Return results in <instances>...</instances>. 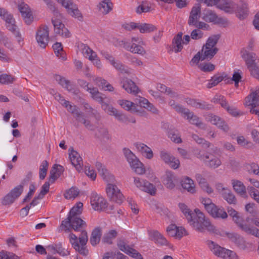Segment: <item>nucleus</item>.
<instances>
[{"label": "nucleus", "instance_id": "603ef678", "mask_svg": "<svg viewBox=\"0 0 259 259\" xmlns=\"http://www.w3.org/2000/svg\"><path fill=\"white\" fill-rule=\"evenodd\" d=\"M15 80L16 78L10 74L4 73L0 75V83L3 84L12 83Z\"/></svg>", "mask_w": 259, "mask_h": 259}, {"label": "nucleus", "instance_id": "6ab92c4d", "mask_svg": "<svg viewBox=\"0 0 259 259\" xmlns=\"http://www.w3.org/2000/svg\"><path fill=\"white\" fill-rule=\"evenodd\" d=\"M52 23L54 27L55 33L56 34H59L66 38L70 37V33L60 19L52 18Z\"/></svg>", "mask_w": 259, "mask_h": 259}, {"label": "nucleus", "instance_id": "f03ea898", "mask_svg": "<svg viewBox=\"0 0 259 259\" xmlns=\"http://www.w3.org/2000/svg\"><path fill=\"white\" fill-rule=\"evenodd\" d=\"M188 223L196 231L204 232L205 230L213 231L215 227L211 223L209 219L199 209L194 210V215L189 221Z\"/></svg>", "mask_w": 259, "mask_h": 259}, {"label": "nucleus", "instance_id": "6e6552de", "mask_svg": "<svg viewBox=\"0 0 259 259\" xmlns=\"http://www.w3.org/2000/svg\"><path fill=\"white\" fill-rule=\"evenodd\" d=\"M233 220L239 228L246 233L253 235L259 238V229L247 224L246 221L244 222L240 214L234 217Z\"/></svg>", "mask_w": 259, "mask_h": 259}, {"label": "nucleus", "instance_id": "2f4dec72", "mask_svg": "<svg viewBox=\"0 0 259 259\" xmlns=\"http://www.w3.org/2000/svg\"><path fill=\"white\" fill-rule=\"evenodd\" d=\"M195 178L199 186L203 190L204 192L208 194L213 192L212 189L209 186L206 179L204 178L201 174H196Z\"/></svg>", "mask_w": 259, "mask_h": 259}, {"label": "nucleus", "instance_id": "ea45409f", "mask_svg": "<svg viewBox=\"0 0 259 259\" xmlns=\"http://www.w3.org/2000/svg\"><path fill=\"white\" fill-rule=\"evenodd\" d=\"M232 184L236 193L238 194H245L246 189L243 183L237 180H232Z\"/></svg>", "mask_w": 259, "mask_h": 259}, {"label": "nucleus", "instance_id": "4be33fe9", "mask_svg": "<svg viewBox=\"0 0 259 259\" xmlns=\"http://www.w3.org/2000/svg\"><path fill=\"white\" fill-rule=\"evenodd\" d=\"M119 249L135 259H143L142 255L123 241L118 244Z\"/></svg>", "mask_w": 259, "mask_h": 259}, {"label": "nucleus", "instance_id": "412c9836", "mask_svg": "<svg viewBox=\"0 0 259 259\" xmlns=\"http://www.w3.org/2000/svg\"><path fill=\"white\" fill-rule=\"evenodd\" d=\"M160 156L161 159L165 163L169 164L171 168L176 169L179 167L180 164L179 160L166 151H160Z\"/></svg>", "mask_w": 259, "mask_h": 259}, {"label": "nucleus", "instance_id": "0eeeda50", "mask_svg": "<svg viewBox=\"0 0 259 259\" xmlns=\"http://www.w3.org/2000/svg\"><path fill=\"white\" fill-rule=\"evenodd\" d=\"M207 245L209 249L215 255L222 257L223 259H227L229 256L235 258L236 253L232 251L221 247L213 241L208 240Z\"/></svg>", "mask_w": 259, "mask_h": 259}, {"label": "nucleus", "instance_id": "4c0bfd02", "mask_svg": "<svg viewBox=\"0 0 259 259\" xmlns=\"http://www.w3.org/2000/svg\"><path fill=\"white\" fill-rule=\"evenodd\" d=\"M242 56L245 61L247 68L256 63L255 62L256 55L254 53H250L245 51Z\"/></svg>", "mask_w": 259, "mask_h": 259}, {"label": "nucleus", "instance_id": "de8ad7c7", "mask_svg": "<svg viewBox=\"0 0 259 259\" xmlns=\"http://www.w3.org/2000/svg\"><path fill=\"white\" fill-rule=\"evenodd\" d=\"M248 14V9L246 4H242L237 10V16L240 20L245 19Z\"/></svg>", "mask_w": 259, "mask_h": 259}, {"label": "nucleus", "instance_id": "b1692460", "mask_svg": "<svg viewBox=\"0 0 259 259\" xmlns=\"http://www.w3.org/2000/svg\"><path fill=\"white\" fill-rule=\"evenodd\" d=\"M96 167L99 174L103 179L107 182H113L115 179L114 177L111 174H110L104 165L100 162H96Z\"/></svg>", "mask_w": 259, "mask_h": 259}, {"label": "nucleus", "instance_id": "1a4fd4ad", "mask_svg": "<svg viewBox=\"0 0 259 259\" xmlns=\"http://www.w3.org/2000/svg\"><path fill=\"white\" fill-rule=\"evenodd\" d=\"M85 226V222L79 217H67L61 223V226L65 229V231H69V227H71L74 231H78Z\"/></svg>", "mask_w": 259, "mask_h": 259}, {"label": "nucleus", "instance_id": "20e7f679", "mask_svg": "<svg viewBox=\"0 0 259 259\" xmlns=\"http://www.w3.org/2000/svg\"><path fill=\"white\" fill-rule=\"evenodd\" d=\"M201 6L200 4H196L192 7L188 20V24L190 26H194L198 28H207L209 27L206 23L199 21L201 17Z\"/></svg>", "mask_w": 259, "mask_h": 259}, {"label": "nucleus", "instance_id": "a878e982", "mask_svg": "<svg viewBox=\"0 0 259 259\" xmlns=\"http://www.w3.org/2000/svg\"><path fill=\"white\" fill-rule=\"evenodd\" d=\"M69 158L72 165L76 167L78 171H80L82 169L83 161L79 153L72 149L71 153H69Z\"/></svg>", "mask_w": 259, "mask_h": 259}, {"label": "nucleus", "instance_id": "cd10ccee", "mask_svg": "<svg viewBox=\"0 0 259 259\" xmlns=\"http://www.w3.org/2000/svg\"><path fill=\"white\" fill-rule=\"evenodd\" d=\"M151 239L160 245H168V242L164 236L157 230H153L149 233Z\"/></svg>", "mask_w": 259, "mask_h": 259}, {"label": "nucleus", "instance_id": "f8f14e48", "mask_svg": "<svg viewBox=\"0 0 259 259\" xmlns=\"http://www.w3.org/2000/svg\"><path fill=\"white\" fill-rule=\"evenodd\" d=\"M203 15V19L206 22H213L214 24L222 25L224 27L228 24V21L226 19L219 17L214 11L211 10H204Z\"/></svg>", "mask_w": 259, "mask_h": 259}, {"label": "nucleus", "instance_id": "bb28decb", "mask_svg": "<svg viewBox=\"0 0 259 259\" xmlns=\"http://www.w3.org/2000/svg\"><path fill=\"white\" fill-rule=\"evenodd\" d=\"M121 83H122V87L124 89L127 93H132L135 95L138 93V87L131 79L127 78H123Z\"/></svg>", "mask_w": 259, "mask_h": 259}, {"label": "nucleus", "instance_id": "a18cd8bd", "mask_svg": "<svg viewBox=\"0 0 259 259\" xmlns=\"http://www.w3.org/2000/svg\"><path fill=\"white\" fill-rule=\"evenodd\" d=\"M168 136L172 141L176 143H181L182 142L178 131L174 128L168 129Z\"/></svg>", "mask_w": 259, "mask_h": 259}, {"label": "nucleus", "instance_id": "f257e3e1", "mask_svg": "<svg viewBox=\"0 0 259 259\" xmlns=\"http://www.w3.org/2000/svg\"><path fill=\"white\" fill-rule=\"evenodd\" d=\"M135 102L136 103H134L126 100L118 101V104L124 109L132 113H137L140 116H145L146 114L145 111L142 109V108L153 113H156L157 111L155 107L144 98L140 97L139 99H137Z\"/></svg>", "mask_w": 259, "mask_h": 259}, {"label": "nucleus", "instance_id": "aec40b11", "mask_svg": "<svg viewBox=\"0 0 259 259\" xmlns=\"http://www.w3.org/2000/svg\"><path fill=\"white\" fill-rule=\"evenodd\" d=\"M18 8L23 17L25 22L30 25L33 21L32 12L28 5L22 2L18 6Z\"/></svg>", "mask_w": 259, "mask_h": 259}, {"label": "nucleus", "instance_id": "7ed1b4c3", "mask_svg": "<svg viewBox=\"0 0 259 259\" xmlns=\"http://www.w3.org/2000/svg\"><path fill=\"white\" fill-rule=\"evenodd\" d=\"M68 238L72 246L76 251L84 256L88 254V250L86 244L88 241V236L85 231H81L78 238L73 233H70Z\"/></svg>", "mask_w": 259, "mask_h": 259}, {"label": "nucleus", "instance_id": "423d86ee", "mask_svg": "<svg viewBox=\"0 0 259 259\" xmlns=\"http://www.w3.org/2000/svg\"><path fill=\"white\" fill-rule=\"evenodd\" d=\"M197 157L203 161L204 164L210 168L215 169L221 165L222 162L217 156L210 153H205L199 151L197 154Z\"/></svg>", "mask_w": 259, "mask_h": 259}, {"label": "nucleus", "instance_id": "c85d7f7f", "mask_svg": "<svg viewBox=\"0 0 259 259\" xmlns=\"http://www.w3.org/2000/svg\"><path fill=\"white\" fill-rule=\"evenodd\" d=\"M181 185L184 189L188 192L193 194L196 193L195 184L192 179L188 177H184L180 181Z\"/></svg>", "mask_w": 259, "mask_h": 259}, {"label": "nucleus", "instance_id": "052dcab7", "mask_svg": "<svg viewBox=\"0 0 259 259\" xmlns=\"http://www.w3.org/2000/svg\"><path fill=\"white\" fill-rule=\"evenodd\" d=\"M48 168V162L47 160H44L42 162L39 169V178L40 180H44L47 175Z\"/></svg>", "mask_w": 259, "mask_h": 259}, {"label": "nucleus", "instance_id": "6e6d98bb", "mask_svg": "<svg viewBox=\"0 0 259 259\" xmlns=\"http://www.w3.org/2000/svg\"><path fill=\"white\" fill-rule=\"evenodd\" d=\"M157 88L159 91L162 93H164L167 95H170L172 97L177 96L176 93L173 92L170 88H167L166 85L159 83L157 85Z\"/></svg>", "mask_w": 259, "mask_h": 259}, {"label": "nucleus", "instance_id": "4d7b16f0", "mask_svg": "<svg viewBox=\"0 0 259 259\" xmlns=\"http://www.w3.org/2000/svg\"><path fill=\"white\" fill-rule=\"evenodd\" d=\"M106 191L107 194H119L121 193L120 190L116 185L110 183L107 184Z\"/></svg>", "mask_w": 259, "mask_h": 259}, {"label": "nucleus", "instance_id": "7c9ffc66", "mask_svg": "<svg viewBox=\"0 0 259 259\" xmlns=\"http://www.w3.org/2000/svg\"><path fill=\"white\" fill-rule=\"evenodd\" d=\"M32 177V172L29 171L25 178L21 181L22 185L25 186L27 188H28V191L27 194H33L36 188L34 183H30V181Z\"/></svg>", "mask_w": 259, "mask_h": 259}, {"label": "nucleus", "instance_id": "ddd939ff", "mask_svg": "<svg viewBox=\"0 0 259 259\" xmlns=\"http://www.w3.org/2000/svg\"><path fill=\"white\" fill-rule=\"evenodd\" d=\"M0 16L5 21L7 29L14 35L19 32L17 26L15 24V20L13 16L9 14L7 10L0 8Z\"/></svg>", "mask_w": 259, "mask_h": 259}, {"label": "nucleus", "instance_id": "9d476101", "mask_svg": "<svg viewBox=\"0 0 259 259\" xmlns=\"http://www.w3.org/2000/svg\"><path fill=\"white\" fill-rule=\"evenodd\" d=\"M62 6L64 7L68 13L72 17L77 19L80 21H83V16L77 6L71 0H57Z\"/></svg>", "mask_w": 259, "mask_h": 259}, {"label": "nucleus", "instance_id": "c9c22d12", "mask_svg": "<svg viewBox=\"0 0 259 259\" xmlns=\"http://www.w3.org/2000/svg\"><path fill=\"white\" fill-rule=\"evenodd\" d=\"M218 48L214 47L213 48L203 46L201 50L202 53V59L204 60H210L218 52Z\"/></svg>", "mask_w": 259, "mask_h": 259}, {"label": "nucleus", "instance_id": "72a5a7b5", "mask_svg": "<svg viewBox=\"0 0 259 259\" xmlns=\"http://www.w3.org/2000/svg\"><path fill=\"white\" fill-rule=\"evenodd\" d=\"M44 195H26L23 199V203H27L26 206H34L43 199Z\"/></svg>", "mask_w": 259, "mask_h": 259}, {"label": "nucleus", "instance_id": "a19ab883", "mask_svg": "<svg viewBox=\"0 0 259 259\" xmlns=\"http://www.w3.org/2000/svg\"><path fill=\"white\" fill-rule=\"evenodd\" d=\"M179 207L181 212L185 217L188 222H189L191 219L194 215V212H193L184 203H179Z\"/></svg>", "mask_w": 259, "mask_h": 259}, {"label": "nucleus", "instance_id": "5fc2aeb1", "mask_svg": "<svg viewBox=\"0 0 259 259\" xmlns=\"http://www.w3.org/2000/svg\"><path fill=\"white\" fill-rule=\"evenodd\" d=\"M198 67L203 72H209L214 70L215 65L211 63H200Z\"/></svg>", "mask_w": 259, "mask_h": 259}, {"label": "nucleus", "instance_id": "f704fd0d", "mask_svg": "<svg viewBox=\"0 0 259 259\" xmlns=\"http://www.w3.org/2000/svg\"><path fill=\"white\" fill-rule=\"evenodd\" d=\"M176 180V176L171 171H167L163 179V184L169 189H172L175 187V181Z\"/></svg>", "mask_w": 259, "mask_h": 259}, {"label": "nucleus", "instance_id": "a211bd4d", "mask_svg": "<svg viewBox=\"0 0 259 259\" xmlns=\"http://www.w3.org/2000/svg\"><path fill=\"white\" fill-rule=\"evenodd\" d=\"M134 183L137 187L149 194H155L156 188L151 183L146 180H141L138 177L134 178Z\"/></svg>", "mask_w": 259, "mask_h": 259}, {"label": "nucleus", "instance_id": "39448f33", "mask_svg": "<svg viewBox=\"0 0 259 259\" xmlns=\"http://www.w3.org/2000/svg\"><path fill=\"white\" fill-rule=\"evenodd\" d=\"M124 154L131 167L138 175H143L146 172L144 164L139 160L136 155L126 148L123 149Z\"/></svg>", "mask_w": 259, "mask_h": 259}, {"label": "nucleus", "instance_id": "e433bc0d", "mask_svg": "<svg viewBox=\"0 0 259 259\" xmlns=\"http://www.w3.org/2000/svg\"><path fill=\"white\" fill-rule=\"evenodd\" d=\"M135 146L142 153H145V156L147 159H150L153 157V153L151 149L143 143H136Z\"/></svg>", "mask_w": 259, "mask_h": 259}, {"label": "nucleus", "instance_id": "79ce46f5", "mask_svg": "<svg viewBox=\"0 0 259 259\" xmlns=\"http://www.w3.org/2000/svg\"><path fill=\"white\" fill-rule=\"evenodd\" d=\"M83 203L77 202L70 210L68 217H78L82 211Z\"/></svg>", "mask_w": 259, "mask_h": 259}, {"label": "nucleus", "instance_id": "49530a36", "mask_svg": "<svg viewBox=\"0 0 259 259\" xmlns=\"http://www.w3.org/2000/svg\"><path fill=\"white\" fill-rule=\"evenodd\" d=\"M95 137L100 140H109L110 139L107 128L104 127H100L97 130L95 134Z\"/></svg>", "mask_w": 259, "mask_h": 259}, {"label": "nucleus", "instance_id": "864d4df0", "mask_svg": "<svg viewBox=\"0 0 259 259\" xmlns=\"http://www.w3.org/2000/svg\"><path fill=\"white\" fill-rule=\"evenodd\" d=\"M221 35L220 34L214 35L211 37H209L205 45L203 46L209 47V48H213L217 44Z\"/></svg>", "mask_w": 259, "mask_h": 259}, {"label": "nucleus", "instance_id": "2eb2a0df", "mask_svg": "<svg viewBox=\"0 0 259 259\" xmlns=\"http://www.w3.org/2000/svg\"><path fill=\"white\" fill-rule=\"evenodd\" d=\"M49 30L47 25L40 26L36 33V39L39 46L45 48L49 41Z\"/></svg>", "mask_w": 259, "mask_h": 259}, {"label": "nucleus", "instance_id": "e2e57ef3", "mask_svg": "<svg viewBox=\"0 0 259 259\" xmlns=\"http://www.w3.org/2000/svg\"><path fill=\"white\" fill-rule=\"evenodd\" d=\"M250 72L251 75L259 80V64L257 63L247 68Z\"/></svg>", "mask_w": 259, "mask_h": 259}, {"label": "nucleus", "instance_id": "dca6fc26", "mask_svg": "<svg viewBox=\"0 0 259 259\" xmlns=\"http://www.w3.org/2000/svg\"><path fill=\"white\" fill-rule=\"evenodd\" d=\"M166 231L168 235L179 240L188 235L187 231L183 227H178L174 224L168 225Z\"/></svg>", "mask_w": 259, "mask_h": 259}, {"label": "nucleus", "instance_id": "8fccbe9b", "mask_svg": "<svg viewBox=\"0 0 259 259\" xmlns=\"http://www.w3.org/2000/svg\"><path fill=\"white\" fill-rule=\"evenodd\" d=\"M139 26L140 32L142 33H150L156 29V27L151 24L139 23Z\"/></svg>", "mask_w": 259, "mask_h": 259}, {"label": "nucleus", "instance_id": "69168bd1", "mask_svg": "<svg viewBox=\"0 0 259 259\" xmlns=\"http://www.w3.org/2000/svg\"><path fill=\"white\" fill-rule=\"evenodd\" d=\"M101 104V106L102 109L109 113L110 115H112L116 109L113 108L112 106H110L108 103L104 101V100L102 101V102H100Z\"/></svg>", "mask_w": 259, "mask_h": 259}, {"label": "nucleus", "instance_id": "37998d69", "mask_svg": "<svg viewBox=\"0 0 259 259\" xmlns=\"http://www.w3.org/2000/svg\"><path fill=\"white\" fill-rule=\"evenodd\" d=\"M113 9V4L110 0H104L100 3L99 9L104 14H108Z\"/></svg>", "mask_w": 259, "mask_h": 259}, {"label": "nucleus", "instance_id": "0e129e2a", "mask_svg": "<svg viewBox=\"0 0 259 259\" xmlns=\"http://www.w3.org/2000/svg\"><path fill=\"white\" fill-rule=\"evenodd\" d=\"M215 188L219 193L222 194H232L231 191L227 187H225L222 183H218L215 185Z\"/></svg>", "mask_w": 259, "mask_h": 259}, {"label": "nucleus", "instance_id": "680f3d73", "mask_svg": "<svg viewBox=\"0 0 259 259\" xmlns=\"http://www.w3.org/2000/svg\"><path fill=\"white\" fill-rule=\"evenodd\" d=\"M130 51L134 53H137L140 55H144L146 54V51L141 46L133 44L131 47Z\"/></svg>", "mask_w": 259, "mask_h": 259}, {"label": "nucleus", "instance_id": "3c124183", "mask_svg": "<svg viewBox=\"0 0 259 259\" xmlns=\"http://www.w3.org/2000/svg\"><path fill=\"white\" fill-rule=\"evenodd\" d=\"M19 195H4L1 198V203L3 205H9L12 204Z\"/></svg>", "mask_w": 259, "mask_h": 259}, {"label": "nucleus", "instance_id": "473e14b6", "mask_svg": "<svg viewBox=\"0 0 259 259\" xmlns=\"http://www.w3.org/2000/svg\"><path fill=\"white\" fill-rule=\"evenodd\" d=\"M112 114V115L114 116L118 121L125 124H127L129 122L133 123L136 122L135 118L132 116H127L122 112L118 111L117 109L114 110V112Z\"/></svg>", "mask_w": 259, "mask_h": 259}, {"label": "nucleus", "instance_id": "c03bdc74", "mask_svg": "<svg viewBox=\"0 0 259 259\" xmlns=\"http://www.w3.org/2000/svg\"><path fill=\"white\" fill-rule=\"evenodd\" d=\"M101 236V229L99 228H95L92 232L90 238V242L93 246H95L99 243Z\"/></svg>", "mask_w": 259, "mask_h": 259}, {"label": "nucleus", "instance_id": "4468645a", "mask_svg": "<svg viewBox=\"0 0 259 259\" xmlns=\"http://www.w3.org/2000/svg\"><path fill=\"white\" fill-rule=\"evenodd\" d=\"M245 105L251 106L250 112L257 115L259 118V109H254V107L259 105V89L251 92L245 99Z\"/></svg>", "mask_w": 259, "mask_h": 259}, {"label": "nucleus", "instance_id": "13d9d810", "mask_svg": "<svg viewBox=\"0 0 259 259\" xmlns=\"http://www.w3.org/2000/svg\"><path fill=\"white\" fill-rule=\"evenodd\" d=\"M196 29L192 30L191 33V37L192 39L194 40H197L201 39L203 37V33L201 30V29H207V28H198V27H195Z\"/></svg>", "mask_w": 259, "mask_h": 259}, {"label": "nucleus", "instance_id": "393cba45", "mask_svg": "<svg viewBox=\"0 0 259 259\" xmlns=\"http://www.w3.org/2000/svg\"><path fill=\"white\" fill-rule=\"evenodd\" d=\"M47 249L53 253H58L62 256L70 254V251L62 247L61 243L51 244L47 246Z\"/></svg>", "mask_w": 259, "mask_h": 259}, {"label": "nucleus", "instance_id": "f3484780", "mask_svg": "<svg viewBox=\"0 0 259 259\" xmlns=\"http://www.w3.org/2000/svg\"><path fill=\"white\" fill-rule=\"evenodd\" d=\"M90 202L93 209L97 211H101L107 207V201L102 195H92Z\"/></svg>", "mask_w": 259, "mask_h": 259}, {"label": "nucleus", "instance_id": "774afa93", "mask_svg": "<svg viewBox=\"0 0 259 259\" xmlns=\"http://www.w3.org/2000/svg\"><path fill=\"white\" fill-rule=\"evenodd\" d=\"M116 69L120 71L122 73H128L127 69L125 68V66L119 61L115 60L111 64Z\"/></svg>", "mask_w": 259, "mask_h": 259}, {"label": "nucleus", "instance_id": "9b49d317", "mask_svg": "<svg viewBox=\"0 0 259 259\" xmlns=\"http://www.w3.org/2000/svg\"><path fill=\"white\" fill-rule=\"evenodd\" d=\"M177 108L176 111L181 113L184 117H187L190 123L201 128H205V125L200 121L198 117L195 115L192 112H190L188 109L179 106H177Z\"/></svg>", "mask_w": 259, "mask_h": 259}, {"label": "nucleus", "instance_id": "5701e85b", "mask_svg": "<svg viewBox=\"0 0 259 259\" xmlns=\"http://www.w3.org/2000/svg\"><path fill=\"white\" fill-rule=\"evenodd\" d=\"M208 212L214 219L225 220L228 217V215L224 208L222 206H217L215 204L211 207Z\"/></svg>", "mask_w": 259, "mask_h": 259}, {"label": "nucleus", "instance_id": "338daca9", "mask_svg": "<svg viewBox=\"0 0 259 259\" xmlns=\"http://www.w3.org/2000/svg\"><path fill=\"white\" fill-rule=\"evenodd\" d=\"M217 6L218 8L224 10L226 12H229V9L231 8L230 3L226 0L220 1Z\"/></svg>", "mask_w": 259, "mask_h": 259}, {"label": "nucleus", "instance_id": "c756f323", "mask_svg": "<svg viewBox=\"0 0 259 259\" xmlns=\"http://www.w3.org/2000/svg\"><path fill=\"white\" fill-rule=\"evenodd\" d=\"M182 36L183 33L179 32L172 39L171 45V49L170 51H174L175 53H178L182 51L183 48L182 45Z\"/></svg>", "mask_w": 259, "mask_h": 259}, {"label": "nucleus", "instance_id": "58836bf2", "mask_svg": "<svg viewBox=\"0 0 259 259\" xmlns=\"http://www.w3.org/2000/svg\"><path fill=\"white\" fill-rule=\"evenodd\" d=\"M226 77L227 75L225 73H223L221 75L220 74L214 75L209 80V82L207 84V88L210 89L217 85Z\"/></svg>", "mask_w": 259, "mask_h": 259}, {"label": "nucleus", "instance_id": "bf43d9fd", "mask_svg": "<svg viewBox=\"0 0 259 259\" xmlns=\"http://www.w3.org/2000/svg\"><path fill=\"white\" fill-rule=\"evenodd\" d=\"M200 201L207 212L215 205L212 203V200L206 196L202 197Z\"/></svg>", "mask_w": 259, "mask_h": 259}, {"label": "nucleus", "instance_id": "09e8293b", "mask_svg": "<svg viewBox=\"0 0 259 259\" xmlns=\"http://www.w3.org/2000/svg\"><path fill=\"white\" fill-rule=\"evenodd\" d=\"M117 234V232L114 230H111L106 233L102 239L104 243L108 244L112 243V240L116 237Z\"/></svg>", "mask_w": 259, "mask_h": 259}]
</instances>
